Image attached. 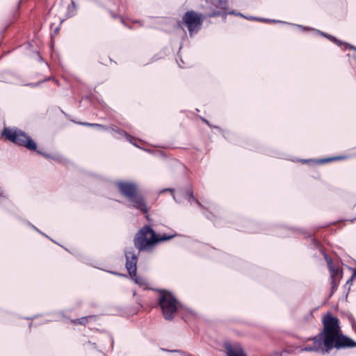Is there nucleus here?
I'll return each mask as SVG.
<instances>
[{"instance_id":"6e6552de","label":"nucleus","mask_w":356,"mask_h":356,"mask_svg":"<svg viewBox=\"0 0 356 356\" xmlns=\"http://www.w3.org/2000/svg\"><path fill=\"white\" fill-rule=\"evenodd\" d=\"M126 259V267L130 275H132L133 273H136V256L131 252H127Z\"/></svg>"},{"instance_id":"ddd939ff","label":"nucleus","mask_w":356,"mask_h":356,"mask_svg":"<svg viewBox=\"0 0 356 356\" xmlns=\"http://www.w3.org/2000/svg\"><path fill=\"white\" fill-rule=\"evenodd\" d=\"M6 197V196L4 195V192H3V191L0 188V197Z\"/></svg>"},{"instance_id":"f257e3e1","label":"nucleus","mask_w":356,"mask_h":356,"mask_svg":"<svg viewBox=\"0 0 356 356\" xmlns=\"http://www.w3.org/2000/svg\"><path fill=\"white\" fill-rule=\"evenodd\" d=\"M323 324V330L317 336L307 339L300 348V352L329 353L333 348L356 346V342L342 334L338 318L328 314L324 316Z\"/></svg>"},{"instance_id":"7ed1b4c3","label":"nucleus","mask_w":356,"mask_h":356,"mask_svg":"<svg viewBox=\"0 0 356 356\" xmlns=\"http://www.w3.org/2000/svg\"><path fill=\"white\" fill-rule=\"evenodd\" d=\"M117 186L120 192L128 198L132 203L134 207L146 213L148 208L142 195L138 194L137 186L133 183L119 181Z\"/></svg>"},{"instance_id":"2eb2a0df","label":"nucleus","mask_w":356,"mask_h":356,"mask_svg":"<svg viewBox=\"0 0 356 356\" xmlns=\"http://www.w3.org/2000/svg\"><path fill=\"white\" fill-rule=\"evenodd\" d=\"M273 356H281V354L280 353H275Z\"/></svg>"},{"instance_id":"f3484780","label":"nucleus","mask_w":356,"mask_h":356,"mask_svg":"<svg viewBox=\"0 0 356 356\" xmlns=\"http://www.w3.org/2000/svg\"><path fill=\"white\" fill-rule=\"evenodd\" d=\"M355 207H356V205Z\"/></svg>"},{"instance_id":"f03ea898","label":"nucleus","mask_w":356,"mask_h":356,"mask_svg":"<svg viewBox=\"0 0 356 356\" xmlns=\"http://www.w3.org/2000/svg\"><path fill=\"white\" fill-rule=\"evenodd\" d=\"M172 236H165L163 235L161 238L156 236V234L149 227H144L136 234L134 238V245L139 250H147L153 245L160 241L172 238Z\"/></svg>"},{"instance_id":"20e7f679","label":"nucleus","mask_w":356,"mask_h":356,"mask_svg":"<svg viewBox=\"0 0 356 356\" xmlns=\"http://www.w3.org/2000/svg\"><path fill=\"white\" fill-rule=\"evenodd\" d=\"M159 302L164 318L168 320L172 319L177 310V301L175 298L170 292L161 290Z\"/></svg>"},{"instance_id":"0eeeda50","label":"nucleus","mask_w":356,"mask_h":356,"mask_svg":"<svg viewBox=\"0 0 356 356\" xmlns=\"http://www.w3.org/2000/svg\"><path fill=\"white\" fill-rule=\"evenodd\" d=\"M224 348H225L227 356H246L242 346L238 343H232L230 342H225Z\"/></svg>"},{"instance_id":"dca6fc26","label":"nucleus","mask_w":356,"mask_h":356,"mask_svg":"<svg viewBox=\"0 0 356 356\" xmlns=\"http://www.w3.org/2000/svg\"><path fill=\"white\" fill-rule=\"evenodd\" d=\"M353 276L356 277V270H355V272L353 273Z\"/></svg>"},{"instance_id":"423d86ee","label":"nucleus","mask_w":356,"mask_h":356,"mask_svg":"<svg viewBox=\"0 0 356 356\" xmlns=\"http://www.w3.org/2000/svg\"><path fill=\"white\" fill-rule=\"evenodd\" d=\"M183 22L186 25L190 33L192 34L200 28L202 17L194 11H188L184 15Z\"/></svg>"},{"instance_id":"1a4fd4ad","label":"nucleus","mask_w":356,"mask_h":356,"mask_svg":"<svg viewBox=\"0 0 356 356\" xmlns=\"http://www.w3.org/2000/svg\"><path fill=\"white\" fill-rule=\"evenodd\" d=\"M134 282L141 286H147V283L145 279L136 275V273L131 275Z\"/></svg>"},{"instance_id":"9b49d317","label":"nucleus","mask_w":356,"mask_h":356,"mask_svg":"<svg viewBox=\"0 0 356 356\" xmlns=\"http://www.w3.org/2000/svg\"><path fill=\"white\" fill-rule=\"evenodd\" d=\"M330 270L332 277H334L335 275H337L339 274V269L333 266H330Z\"/></svg>"},{"instance_id":"39448f33","label":"nucleus","mask_w":356,"mask_h":356,"mask_svg":"<svg viewBox=\"0 0 356 356\" xmlns=\"http://www.w3.org/2000/svg\"><path fill=\"white\" fill-rule=\"evenodd\" d=\"M3 136L19 145L32 150L36 149V143L29 136L19 130L6 128L3 131Z\"/></svg>"},{"instance_id":"9d476101","label":"nucleus","mask_w":356,"mask_h":356,"mask_svg":"<svg viewBox=\"0 0 356 356\" xmlns=\"http://www.w3.org/2000/svg\"><path fill=\"white\" fill-rule=\"evenodd\" d=\"M88 318H92L91 316H88V317H82L81 318H79V319H76L74 321H73L72 322L74 323V324H82V325H85L87 322H88Z\"/></svg>"},{"instance_id":"4468645a","label":"nucleus","mask_w":356,"mask_h":356,"mask_svg":"<svg viewBox=\"0 0 356 356\" xmlns=\"http://www.w3.org/2000/svg\"><path fill=\"white\" fill-rule=\"evenodd\" d=\"M170 191L172 193H173V192H174V190L171 189V188H167V189L164 190L163 191Z\"/></svg>"},{"instance_id":"f8f14e48","label":"nucleus","mask_w":356,"mask_h":356,"mask_svg":"<svg viewBox=\"0 0 356 356\" xmlns=\"http://www.w3.org/2000/svg\"><path fill=\"white\" fill-rule=\"evenodd\" d=\"M83 124L86 125V126H89V127H100L101 129H107V128L103 125H101V124H90V123H83Z\"/></svg>"}]
</instances>
